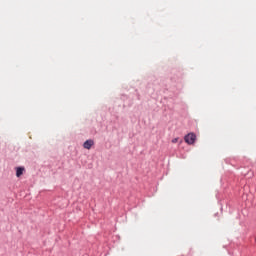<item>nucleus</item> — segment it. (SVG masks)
Instances as JSON below:
<instances>
[{
	"label": "nucleus",
	"instance_id": "obj_1",
	"mask_svg": "<svg viewBox=\"0 0 256 256\" xmlns=\"http://www.w3.org/2000/svg\"><path fill=\"white\" fill-rule=\"evenodd\" d=\"M195 139H197V136L193 133H189L184 137L185 143L188 145H193V143H195Z\"/></svg>",
	"mask_w": 256,
	"mask_h": 256
},
{
	"label": "nucleus",
	"instance_id": "obj_2",
	"mask_svg": "<svg viewBox=\"0 0 256 256\" xmlns=\"http://www.w3.org/2000/svg\"><path fill=\"white\" fill-rule=\"evenodd\" d=\"M95 145L93 140H86L83 144L84 149H91L92 146Z\"/></svg>",
	"mask_w": 256,
	"mask_h": 256
},
{
	"label": "nucleus",
	"instance_id": "obj_3",
	"mask_svg": "<svg viewBox=\"0 0 256 256\" xmlns=\"http://www.w3.org/2000/svg\"><path fill=\"white\" fill-rule=\"evenodd\" d=\"M25 171V168L23 167H18L16 169V177H21V175H23V172Z\"/></svg>",
	"mask_w": 256,
	"mask_h": 256
},
{
	"label": "nucleus",
	"instance_id": "obj_4",
	"mask_svg": "<svg viewBox=\"0 0 256 256\" xmlns=\"http://www.w3.org/2000/svg\"><path fill=\"white\" fill-rule=\"evenodd\" d=\"M179 141V138H174L173 140H172V143H177Z\"/></svg>",
	"mask_w": 256,
	"mask_h": 256
}]
</instances>
